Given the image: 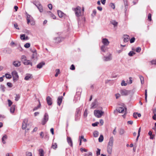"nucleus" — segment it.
<instances>
[{"label":"nucleus","mask_w":156,"mask_h":156,"mask_svg":"<svg viewBox=\"0 0 156 156\" xmlns=\"http://www.w3.org/2000/svg\"><path fill=\"white\" fill-rule=\"evenodd\" d=\"M113 142V136H111L109 139V142L108 143V145L107 147V152L109 154H111L112 153Z\"/></svg>","instance_id":"nucleus-1"},{"label":"nucleus","mask_w":156,"mask_h":156,"mask_svg":"<svg viewBox=\"0 0 156 156\" xmlns=\"http://www.w3.org/2000/svg\"><path fill=\"white\" fill-rule=\"evenodd\" d=\"M81 109L80 108H76L75 114V120L78 121L80 119L81 115Z\"/></svg>","instance_id":"nucleus-2"},{"label":"nucleus","mask_w":156,"mask_h":156,"mask_svg":"<svg viewBox=\"0 0 156 156\" xmlns=\"http://www.w3.org/2000/svg\"><path fill=\"white\" fill-rule=\"evenodd\" d=\"M73 10L75 12L76 16L79 17L83 15L81 11V7L77 6L76 8L73 9Z\"/></svg>","instance_id":"nucleus-3"},{"label":"nucleus","mask_w":156,"mask_h":156,"mask_svg":"<svg viewBox=\"0 0 156 156\" xmlns=\"http://www.w3.org/2000/svg\"><path fill=\"white\" fill-rule=\"evenodd\" d=\"M32 3L37 7L40 12H42L43 11L42 6L39 1H34Z\"/></svg>","instance_id":"nucleus-4"},{"label":"nucleus","mask_w":156,"mask_h":156,"mask_svg":"<svg viewBox=\"0 0 156 156\" xmlns=\"http://www.w3.org/2000/svg\"><path fill=\"white\" fill-rule=\"evenodd\" d=\"M104 112L99 110H95L94 111V115L98 118L101 117Z\"/></svg>","instance_id":"nucleus-5"},{"label":"nucleus","mask_w":156,"mask_h":156,"mask_svg":"<svg viewBox=\"0 0 156 156\" xmlns=\"http://www.w3.org/2000/svg\"><path fill=\"white\" fill-rule=\"evenodd\" d=\"M112 59V55L111 53H108L107 55L105 56L103 58L104 61L107 62L111 61Z\"/></svg>","instance_id":"nucleus-6"},{"label":"nucleus","mask_w":156,"mask_h":156,"mask_svg":"<svg viewBox=\"0 0 156 156\" xmlns=\"http://www.w3.org/2000/svg\"><path fill=\"white\" fill-rule=\"evenodd\" d=\"M116 110L119 112L125 114L127 111V108L124 106L117 108Z\"/></svg>","instance_id":"nucleus-7"},{"label":"nucleus","mask_w":156,"mask_h":156,"mask_svg":"<svg viewBox=\"0 0 156 156\" xmlns=\"http://www.w3.org/2000/svg\"><path fill=\"white\" fill-rule=\"evenodd\" d=\"M49 119L48 115L47 113H45L44 114L43 118L42 120V125H44L48 121Z\"/></svg>","instance_id":"nucleus-8"},{"label":"nucleus","mask_w":156,"mask_h":156,"mask_svg":"<svg viewBox=\"0 0 156 156\" xmlns=\"http://www.w3.org/2000/svg\"><path fill=\"white\" fill-rule=\"evenodd\" d=\"M27 119H25L23 121L22 125V128L23 129H25L26 128H27V130H28L30 129V127L27 126Z\"/></svg>","instance_id":"nucleus-9"},{"label":"nucleus","mask_w":156,"mask_h":156,"mask_svg":"<svg viewBox=\"0 0 156 156\" xmlns=\"http://www.w3.org/2000/svg\"><path fill=\"white\" fill-rule=\"evenodd\" d=\"M130 91L125 89L122 90L120 91V93L122 96H127L129 94Z\"/></svg>","instance_id":"nucleus-10"},{"label":"nucleus","mask_w":156,"mask_h":156,"mask_svg":"<svg viewBox=\"0 0 156 156\" xmlns=\"http://www.w3.org/2000/svg\"><path fill=\"white\" fill-rule=\"evenodd\" d=\"M12 75L13 77L14 80H17L19 76L17 73L16 71H14L12 72Z\"/></svg>","instance_id":"nucleus-11"},{"label":"nucleus","mask_w":156,"mask_h":156,"mask_svg":"<svg viewBox=\"0 0 156 156\" xmlns=\"http://www.w3.org/2000/svg\"><path fill=\"white\" fill-rule=\"evenodd\" d=\"M102 42L103 43V45L105 46H108L109 44V42L108 39L106 38H103L102 40Z\"/></svg>","instance_id":"nucleus-12"},{"label":"nucleus","mask_w":156,"mask_h":156,"mask_svg":"<svg viewBox=\"0 0 156 156\" xmlns=\"http://www.w3.org/2000/svg\"><path fill=\"white\" fill-rule=\"evenodd\" d=\"M46 101L47 104L49 105H51L52 104V99L50 96L47 97Z\"/></svg>","instance_id":"nucleus-13"},{"label":"nucleus","mask_w":156,"mask_h":156,"mask_svg":"<svg viewBox=\"0 0 156 156\" xmlns=\"http://www.w3.org/2000/svg\"><path fill=\"white\" fill-rule=\"evenodd\" d=\"M63 38L60 37H58L54 39L55 42L56 43H58L61 42Z\"/></svg>","instance_id":"nucleus-14"},{"label":"nucleus","mask_w":156,"mask_h":156,"mask_svg":"<svg viewBox=\"0 0 156 156\" xmlns=\"http://www.w3.org/2000/svg\"><path fill=\"white\" fill-rule=\"evenodd\" d=\"M67 141L71 147L73 146V141L70 137H67Z\"/></svg>","instance_id":"nucleus-15"},{"label":"nucleus","mask_w":156,"mask_h":156,"mask_svg":"<svg viewBox=\"0 0 156 156\" xmlns=\"http://www.w3.org/2000/svg\"><path fill=\"white\" fill-rule=\"evenodd\" d=\"M63 99L62 96H59L57 99V104L59 106H60L62 101Z\"/></svg>","instance_id":"nucleus-16"},{"label":"nucleus","mask_w":156,"mask_h":156,"mask_svg":"<svg viewBox=\"0 0 156 156\" xmlns=\"http://www.w3.org/2000/svg\"><path fill=\"white\" fill-rule=\"evenodd\" d=\"M32 77L33 76L32 74H27L26 75V76L25 77L24 79L26 80H29V79L32 78Z\"/></svg>","instance_id":"nucleus-17"},{"label":"nucleus","mask_w":156,"mask_h":156,"mask_svg":"<svg viewBox=\"0 0 156 156\" xmlns=\"http://www.w3.org/2000/svg\"><path fill=\"white\" fill-rule=\"evenodd\" d=\"M13 65L15 67H19L21 65L20 62L18 61H14L13 62Z\"/></svg>","instance_id":"nucleus-18"},{"label":"nucleus","mask_w":156,"mask_h":156,"mask_svg":"<svg viewBox=\"0 0 156 156\" xmlns=\"http://www.w3.org/2000/svg\"><path fill=\"white\" fill-rule=\"evenodd\" d=\"M23 63L25 65H30L31 66H32V62H31L29 60H27V59L25 61H24L23 62Z\"/></svg>","instance_id":"nucleus-19"},{"label":"nucleus","mask_w":156,"mask_h":156,"mask_svg":"<svg viewBox=\"0 0 156 156\" xmlns=\"http://www.w3.org/2000/svg\"><path fill=\"white\" fill-rule=\"evenodd\" d=\"M44 62H42L37 65V67L38 69H41L42 68L43 66H44Z\"/></svg>","instance_id":"nucleus-20"},{"label":"nucleus","mask_w":156,"mask_h":156,"mask_svg":"<svg viewBox=\"0 0 156 156\" xmlns=\"http://www.w3.org/2000/svg\"><path fill=\"white\" fill-rule=\"evenodd\" d=\"M33 18L32 17H31L30 15L29 14H27V24H28L29 23L31 20Z\"/></svg>","instance_id":"nucleus-21"},{"label":"nucleus","mask_w":156,"mask_h":156,"mask_svg":"<svg viewBox=\"0 0 156 156\" xmlns=\"http://www.w3.org/2000/svg\"><path fill=\"white\" fill-rule=\"evenodd\" d=\"M33 54L32 55L31 59H35L37 57V53L36 50H34V51H32Z\"/></svg>","instance_id":"nucleus-22"},{"label":"nucleus","mask_w":156,"mask_h":156,"mask_svg":"<svg viewBox=\"0 0 156 156\" xmlns=\"http://www.w3.org/2000/svg\"><path fill=\"white\" fill-rule=\"evenodd\" d=\"M124 39H123V41L125 42H127L129 39V36L127 35H124Z\"/></svg>","instance_id":"nucleus-23"},{"label":"nucleus","mask_w":156,"mask_h":156,"mask_svg":"<svg viewBox=\"0 0 156 156\" xmlns=\"http://www.w3.org/2000/svg\"><path fill=\"white\" fill-rule=\"evenodd\" d=\"M58 16L60 18L63 17L64 15V14L60 10L58 11Z\"/></svg>","instance_id":"nucleus-24"},{"label":"nucleus","mask_w":156,"mask_h":156,"mask_svg":"<svg viewBox=\"0 0 156 156\" xmlns=\"http://www.w3.org/2000/svg\"><path fill=\"white\" fill-rule=\"evenodd\" d=\"M111 23L114 25V27H117L118 25V23L115 20H112L111 21Z\"/></svg>","instance_id":"nucleus-25"},{"label":"nucleus","mask_w":156,"mask_h":156,"mask_svg":"<svg viewBox=\"0 0 156 156\" xmlns=\"http://www.w3.org/2000/svg\"><path fill=\"white\" fill-rule=\"evenodd\" d=\"M39 154L40 156H44V152L42 149H40L38 150Z\"/></svg>","instance_id":"nucleus-26"},{"label":"nucleus","mask_w":156,"mask_h":156,"mask_svg":"<svg viewBox=\"0 0 156 156\" xmlns=\"http://www.w3.org/2000/svg\"><path fill=\"white\" fill-rule=\"evenodd\" d=\"M7 136L5 135L3 136L2 138V142L3 144H5L6 142L5 141V140L7 139Z\"/></svg>","instance_id":"nucleus-27"},{"label":"nucleus","mask_w":156,"mask_h":156,"mask_svg":"<svg viewBox=\"0 0 156 156\" xmlns=\"http://www.w3.org/2000/svg\"><path fill=\"white\" fill-rule=\"evenodd\" d=\"M101 51L104 52H105L107 49L106 46H105V45H102L101 47Z\"/></svg>","instance_id":"nucleus-28"},{"label":"nucleus","mask_w":156,"mask_h":156,"mask_svg":"<svg viewBox=\"0 0 156 156\" xmlns=\"http://www.w3.org/2000/svg\"><path fill=\"white\" fill-rule=\"evenodd\" d=\"M15 108V105H13L10 108V112L11 113H13L14 112Z\"/></svg>","instance_id":"nucleus-29"},{"label":"nucleus","mask_w":156,"mask_h":156,"mask_svg":"<svg viewBox=\"0 0 156 156\" xmlns=\"http://www.w3.org/2000/svg\"><path fill=\"white\" fill-rule=\"evenodd\" d=\"M119 132L120 135H122L125 133V131L123 129H119Z\"/></svg>","instance_id":"nucleus-30"},{"label":"nucleus","mask_w":156,"mask_h":156,"mask_svg":"<svg viewBox=\"0 0 156 156\" xmlns=\"http://www.w3.org/2000/svg\"><path fill=\"white\" fill-rule=\"evenodd\" d=\"M104 139L103 136L102 135H100L98 138V141L100 142H101L103 141Z\"/></svg>","instance_id":"nucleus-31"},{"label":"nucleus","mask_w":156,"mask_h":156,"mask_svg":"<svg viewBox=\"0 0 156 156\" xmlns=\"http://www.w3.org/2000/svg\"><path fill=\"white\" fill-rule=\"evenodd\" d=\"M123 1L124 3L125 6V11L126 12L127 10V0H123Z\"/></svg>","instance_id":"nucleus-32"},{"label":"nucleus","mask_w":156,"mask_h":156,"mask_svg":"<svg viewBox=\"0 0 156 156\" xmlns=\"http://www.w3.org/2000/svg\"><path fill=\"white\" fill-rule=\"evenodd\" d=\"M87 114H88L87 110V109H86L85 110L83 114V116L84 118H86L87 117Z\"/></svg>","instance_id":"nucleus-33"},{"label":"nucleus","mask_w":156,"mask_h":156,"mask_svg":"<svg viewBox=\"0 0 156 156\" xmlns=\"http://www.w3.org/2000/svg\"><path fill=\"white\" fill-rule=\"evenodd\" d=\"M49 14L50 16L51 17H52L53 19H56V17L51 12H49Z\"/></svg>","instance_id":"nucleus-34"},{"label":"nucleus","mask_w":156,"mask_h":156,"mask_svg":"<svg viewBox=\"0 0 156 156\" xmlns=\"http://www.w3.org/2000/svg\"><path fill=\"white\" fill-rule=\"evenodd\" d=\"M99 135V133L98 131H95L93 133V135L94 137H96L98 136Z\"/></svg>","instance_id":"nucleus-35"},{"label":"nucleus","mask_w":156,"mask_h":156,"mask_svg":"<svg viewBox=\"0 0 156 156\" xmlns=\"http://www.w3.org/2000/svg\"><path fill=\"white\" fill-rule=\"evenodd\" d=\"M21 61L23 62L24 61H25L26 60H27L26 57L24 55H22L21 57Z\"/></svg>","instance_id":"nucleus-36"},{"label":"nucleus","mask_w":156,"mask_h":156,"mask_svg":"<svg viewBox=\"0 0 156 156\" xmlns=\"http://www.w3.org/2000/svg\"><path fill=\"white\" fill-rule=\"evenodd\" d=\"M15 98V100L16 101H18L20 98V96L19 94H16Z\"/></svg>","instance_id":"nucleus-37"},{"label":"nucleus","mask_w":156,"mask_h":156,"mask_svg":"<svg viewBox=\"0 0 156 156\" xmlns=\"http://www.w3.org/2000/svg\"><path fill=\"white\" fill-rule=\"evenodd\" d=\"M39 105L37 106V107H35L33 109V111H35V110H37L39 108L40 106H41V104H40V102H39Z\"/></svg>","instance_id":"nucleus-38"},{"label":"nucleus","mask_w":156,"mask_h":156,"mask_svg":"<svg viewBox=\"0 0 156 156\" xmlns=\"http://www.w3.org/2000/svg\"><path fill=\"white\" fill-rule=\"evenodd\" d=\"M25 34H21L20 35V38L22 40H25Z\"/></svg>","instance_id":"nucleus-39"},{"label":"nucleus","mask_w":156,"mask_h":156,"mask_svg":"<svg viewBox=\"0 0 156 156\" xmlns=\"http://www.w3.org/2000/svg\"><path fill=\"white\" fill-rule=\"evenodd\" d=\"M135 54V53L133 51H131L128 53V55L130 56H132L133 55H134Z\"/></svg>","instance_id":"nucleus-40"},{"label":"nucleus","mask_w":156,"mask_h":156,"mask_svg":"<svg viewBox=\"0 0 156 156\" xmlns=\"http://www.w3.org/2000/svg\"><path fill=\"white\" fill-rule=\"evenodd\" d=\"M52 147L54 149L57 148V145L56 143H53L52 145Z\"/></svg>","instance_id":"nucleus-41"},{"label":"nucleus","mask_w":156,"mask_h":156,"mask_svg":"<svg viewBox=\"0 0 156 156\" xmlns=\"http://www.w3.org/2000/svg\"><path fill=\"white\" fill-rule=\"evenodd\" d=\"M5 76L7 79H10L12 77L11 75L8 73L5 74Z\"/></svg>","instance_id":"nucleus-42"},{"label":"nucleus","mask_w":156,"mask_h":156,"mask_svg":"<svg viewBox=\"0 0 156 156\" xmlns=\"http://www.w3.org/2000/svg\"><path fill=\"white\" fill-rule=\"evenodd\" d=\"M145 101L147 102V90H145Z\"/></svg>","instance_id":"nucleus-43"},{"label":"nucleus","mask_w":156,"mask_h":156,"mask_svg":"<svg viewBox=\"0 0 156 156\" xmlns=\"http://www.w3.org/2000/svg\"><path fill=\"white\" fill-rule=\"evenodd\" d=\"M110 6L111 8H112L113 9H114L115 8V4L112 3H110Z\"/></svg>","instance_id":"nucleus-44"},{"label":"nucleus","mask_w":156,"mask_h":156,"mask_svg":"<svg viewBox=\"0 0 156 156\" xmlns=\"http://www.w3.org/2000/svg\"><path fill=\"white\" fill-rule=\"evenodd\" d=\"M30 44L29 43H27L25 44L24 46L26 48H28L30 46Z\"/></svg>","instance_id":"nucleus-45"},{"label":"nucleus","mask_w":156,"mask_h":156,"mask_svg":"<svg viewBox=\"0 0 156 156\" xmlns=\"http://www.w3.org/2000/svg\"><path fill=\"white\" fill-rule=\"evenodd\" d=\"M140 79L141 84H143L144 83V78L143 77L141 76H140Z\"/></svg>","instance_id":"nucleus-46"},{"label":"nucleus","mask_w":156,"mask_h":156,"mask_svg":"<svg viewBox=\"0 0 156 156\" xmlns=\"http://www.w3.org/2000/svg\"><path fill=\"white\" fill-rule=\"evenodd\" d=\"M96 103L95 102H93L91 104V108H95V106L96 105Z\"/></svg>","instance_id":"nucleus-47"},{"label":"nucleus","mask_w":156,"mask_h":156,"mask_svg":"<svg viewBox=\"0 0 156 156\" xmlns=\"http://www.w3.org/2000/svg\"><path fill=\"white\" fill-rule=\"evenodd\" d=\"M148 19L149 21H151V13H149L148 16Z\"/></svg>","instance_id":"nucleus-48"},{"label":"nucleus","mask_w":156,"mask_h":156,"mask_svg":"<svg viewBox=\"0 0 156 156\" xmlns=\"http://www.w3.org/2000/svg\"><path fill=\"white\" fill-rule=\"evenodd\" d=\"M8 102L9 106V107H10L12 104V102L9 99L8 100Z\"/></svg>","instance_id":"nucleus-49"},{"label":"nucleus","mask_w":156,"mask_h":156,"mask_svg":"<svg viewBox=\"0 0 156 156\" xmlns=\"http://www.w3.org/2000/svg\"><path fill=\"white\" fill-rule=\"evenodd\" d=\"M14 27L18 30H20V28H19V27H18V24H17L16 23H15L14 25Z\"/></svg>","instance_id":"nucleus-50"},{"label":"nucleus","mask_w":156,"mask_h":156,"mask_svg":"<svg viewBox=\"0 0 156 156\" xmlns=\"http://www.w3.org/2000/svg\"><path fill=\"white\" fill-rule=\"evenodd\" d=\"M56 71H57V72L56 73L55 75V77H57L58 76V74L60 73V70L59 69H56Z\"/></svg>","instance_id":"nucleus-51"},{"label":"nucleus","mask_w":156,"mask_h":156,"mask_svg":"<svg viewBox=\"0 0 156 156\" xmlns=\"http://www.w3.org/2000/svg\"><path fill=\"white\" fill-rule=\"evenodd\" d=\"M135 40V38L134 37H132V38H131L130 39V43H133L134 42Z\"/></svg>","instance_id":"nucleus-52"},{"label":"nucleus","mask_w":156,"mask_h":156,"mask_svg":"<svg viewBox=\"0 0 156 156\" xmlns=\"http://www.w3.org/2000/svg\"><path fill=\"white\" fill-rule=\"evenodd\" d=\"M121 85L122 86H126L127 85V83H125L124 80H122L121 83Z\"/></svg>","instance_id":"nucleus-53"},{"label":"nucleus","mask_w":156,"mask_h":156,"mask_svg":"<svg viewBox=\"0 0 156 156\" xmlns=\"http://www.w3.org/2000/svg\"><path fill=\"white\" fill-rule=\"evenodd\" d=\"M100 151L101 150L99 148H98L97 149V156H98L100 155Z\"/></svg>","instance_id":"nucleus-54"},{"label":"nucleus","mask_w":156,"mask_h":156,"mask_svg":"<svg viewBox=\"0 0 156 156\" xmlns=\"http://www.w3.org/2000/svg\"><path fill=\"white\" fill-rule=\"evenodd\" d=\"M7 85L9 87H12V84L10 82H8L7 83Z\"/></svg>","instance_id":"nucleus-55"},{"label":"nucleus","mask_w":156,"mask_h":156,"mask_svg":"<svg viewBox=\"0 0 156 156\" xmlns=\"http://www.w3.org/2000/svg\"><path fill=\"white\" fill-rule=\"evenodd\" d=\"M99 124V122H96L94 123H92V125L93 126H98V124Z\"/></svg>","instance_id":"nucleus-56"},{"label":"nucleus","mask_w":156,"mask_h":156,"mask_svg":"<svg viewBox=\"0 0 156 156\" xmlns=\"http://www.w3.org/2000/svg\"><path fill=\"white\" fill-rule=\"evenodd\" d=\"M151 62L152 65H156V59L152 60Z\"/></svg>","instance_id":"nucleus-57"},{"label":"nucleus","mask_w":156,"mask_h":156,"mask_svg":"<svg viewBox=\"0 0 156 156\" xmlns=\"http://www.w3.org/2000/svg\"><path fill=\"white\" fill-rule=\"evenodd\" d=\"M85 156H92V153L91 152H89L88 153L86 154Z\"/></svg>","instance_id":"nucleus-58"},{"label":"nucleus","mask_w":156,"mask_h":156,"mask_svg":"<svg viewBox=\"0 0 156 156\" xmlns=\"http://www.w3.org/2000/svg\"><path fill=\"white\" fill-rule=\"evenodd\" d=\"M141 50V48L140 47H138L136 49V51L137 52H140Z\"/></svg>","instance_id":"nucleus-59"},{"label":"nucleus","mask_w":156,"mask_h":156,"mask_svg":"<svg viewBox=\"0 0 156 156\" xmlns=\"http://www.w3.org/2000/svg\"><path fill=\"white\" fill-rule=\"evenodd\" d=\"M70 69L72 70H74L75 69V67L74 65L72 64L70 66Z\"/></svg>","instance_id":"nucleus-60"},{"label":"nucleus","mask_w":156,"mask_h":156,"mask_svg":"<svg viewBox=\"0 0 156 156\" xmlns=\"http://www.w3.org/2000/svg\"><path fill=\"white\" fill-rule=\"evenodd\" d=\"M48 6L50 10L52 9V6L51 4H49L48 5Z\"/></svg>","instance_id":"nucleus-61"},{"label":"nucleus","mask_w":156,"mask_h":156,"mask_svg":"<svg viewBox=\"0 0 156 156\" xmlns=\"http://www.w3.org/2000/svg\"><path fill=\"white\" fill-rule=\"evenodd\" d=\"M26 154L27 156H32V154L31 152H27Z\"/></svg>","instance_id":"nucleus-62"},{"label":"nucleus","mask_w":156,"mask_h":156,"mask_svg":"<svg viewBox=\"0 0 156 156\" xmlns=\"http://www.w3.org/2000/svg\"><path fill=\"white\" fill-rule=\"evenodd\" d=\"M116 127H115L114 129L113 130L112 132V133L113 135H115L116 133Z\"/></svg>","instance_id":"nucleus-63"},{"label":"nucleus","mask_w":156,"mask_h":156,"mask_svg":"<svg viewBox=\"0 0 156 156\" xmlns=\"http://www.w3.org/2000/svg\"><path fill=\"white\" fill-rule=\"evenodd\" d=\"M153 119L154 120H156V113H154V114L152 117Z\"/></svg>","instance_id":"nucleus-64"}]
</instances>
